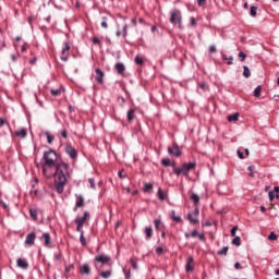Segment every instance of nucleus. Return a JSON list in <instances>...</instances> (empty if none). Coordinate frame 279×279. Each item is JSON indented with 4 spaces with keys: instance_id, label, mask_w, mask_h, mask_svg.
I'll list each match as a JSON object with an SVG mask.
<instances>
[{
    "instance_id": "f257e3e1",
    "label": "nucleus",
    "mask_w": 279,
    "mask_h": 279,
    "mask_svg": "<svg viewBox=\"0 0 279 279\" xmlns=\"http://www.w3.org/2000/svg\"><path fill=\"white\" fill-rule=\"evenodd\" d=\"M43 160V174L45 178H54V189L57 193H64V186H66V178L71 175L69 172V163L58 162V154L53 149L44 151Z\"/></svg>"
},
{
    "instance_id": "f03ea898",
    "label": "nucleus",
    "mask_w": 279,
    "mask_h": 279,
    "mask_svg": "<svg viewBox=\"0 0 279 279\" xmlns=\"http://www.w3.org/2000/svg\"><path fill=\"white\" fill-rule=\"evenodd\" d=\"M94 265L96 269H101L105 265L112 266V258L108 255L98 254L94 258Z\"/></svg>"
},
{
    "instance_id": "7ed1b4c3",
    "label": "nucleus",
    "mask_w": 279,
    "mask_h": 279,
    "mask_svg": "<svg viewBox=\"0 0 279 279\" xmlns=\"http://www.w3.org/2000/svg\"><path fill=\"white\" fill-rule=\"evenodd\" d=\"M90 219V214L88 211H84L83 216H77L74 219V223H76V232H82V228H84V223Z\"/></svg>"
},
{
    "instance_id": "20e7f679",
    "label": "nucleus",
    "mask_w": 279,
    "mask_h": 279,
    "mask_svg": "<svg viewBox=\"0 0 279 279\" xmlns=\"http://www.w3.org/2000/svg\"><path fill=\"white\" fill-rule=\"evenodd\" d=\"M170 23L172 25H178L179 28H182V13L180 10L174 9L170 12Z\"/></svg>"
},
{
    "instance_id": "39448f33",
    "label": "nucleus",
    "mask_w": 279,
    "mask_h": 279,
    "mask_svg": "<svg viewBox=\"0 0 279 279\" xmlns=\"http://www.w3.org/2000/svg\"><path fill=\"white\" fill-rule=\"evenodd\" d=\"M199 207H195L194 211L191 214H187V219L190 221V223H192V226H197V223H199Z\"/></svg>"
},
{
    "instance_id": "423d86ee",
    "label": "nucleus",
    "mask_w": 279,
    "mask_h": 279,
    "mask_svg": "<svg viewBox=\"0 0 279 279\" xmlns=\"http://www.w3.org/2000/svg\"><path fill=\"white\" fill-rule=\"evenodd\" d=\"M185 239H195L197 236L199 241H206L204 233H198L197 230H193L190 233H184Z\"/></svg>"
},
{
    "instance_id": "0eeeda50",
    "label": "nucleus",
    "mask_w": 279,
    "mask_h": 279,
    "mask_svg": "<svg viewBox=\"0 0 279 279\" xmlns=\"http://www.w3.org/2000/svg\"><path fill=\"white\" fill-rule=\"evenodd\" d=\"M168 154L170 156H175L177 158L182 156V150H180V147L178 144H173L172 147H168Z\"/></svg>"
},
{
    "instance_id": "6e6552de",
    "label": "nucleus",
    "mask_w": 279,
    "mask_h": 279,
    "mask_svg": "<svg viewBox=\"0 0 279 279\" xmlns=\"http://www.w3.org/2000/svg\"><path fill=\"white\" fill-rule=\"evenodd\" d=\"M65 154H68V156H70L72 160H75V158H77V150L73 148L71 144L65 145Z\"/></svg>"
},
{
    "instance_id": "1a4fd4ad",
    "label": "nucleus",
    "mask_w": 279,
    "mask_h": 279,
    "mask_svg": "<svg viewBox=\"0 0 279 279\" xmlns=\"http://www.w3.org/2000/svg\"><path fill=\"white\" fill-rule=\"evenodd\" d=\"M69 51H71V45H69V43H64V47L61 51V60H63V62L69 60Z\"/></svg>"
},
{
    "instance_id": "9d476101",
    "label": "nucleus",
    "mask_w": 279,
    "mask_h": 279,
    "mask_svg": "<svg viewBox=\"0 0 279 279\" xmlns=\"http://www.w3.org/2000/svg\"><path fill=\"white\" fill-rule=\"evenodd\" d=\"M196 165L197 163H195V162H187V163L184 162L182 165V167H183V175H189V171H193V169H195Z\"/></svg>"
},
{
    "instance_id": "9b49d317",
    "label": "nucleus",
    "mask_w": 279,
    "mask_h": 279,
    "mask_svg": "<svg viewBox=\"0 0 279 279\" xmlns=\"http://www.w3.org/2000/svg\"><path fill=\"white\" fill-rule=\"evenodd\" d=\"M194 259H193V256H189L187 258H186V264H185V271L189 274V272H191V271H194V269H195V266H194Z\"/></svg>"
},
{
    "instance_id": "f8f14e48",
    "label": "nucleus",
    "mask_w": 279,
    "mask_h": 279,
    "mask_svg": "<svg viewBox=\"0 0 279 279\" xmlns=\"http://www.w3.org/2000/svg\"><path fill=\"white\" fill-rule=\"evenodd\" d=\"M35 241H36V233L31 232L26 235L25 245H27L28 247H32V245H34Z\"/></svg>"
},
{
    "instance_id": "ddd939ff",
    "label": "nucleus",
    "mask_w": 279,
    "mask_h": 279,
    "mask_svg": "<svg viewBox=\"0 0 279 279\" xmlns=\"http://www.w3.org/2000/svg\"><path fill=\"white\" fill-rule=\"evenodd\" d=\"M98 270V276H100V278L104 279H108L110 278V276H112V266H109V269H107L106 271H101V268L97 269Z\"/></svg>"
},
{
    "instance_id": "4468645a",
    "label": "nucleus",
    "mask_w": 279,
    "mask_h": 279,
    "mask_svg": "<svg viewBox=\"0 0 279 279\" xmlns=\"http://www.w3.org/2000/svg\"><path fill=\"white\" fill-rule=\"evenodd\" d=\"M16 265L20 269H27L29 267L27 259L21 257L16 259Z\"/></svg>"
},
{
    "instance_id": "2eb2a0df",
    "label": "nucleus",
    "mask_w": 279,
    "mask_h": 279,
    "mask_svg": "<svg viewBox=\"0 0 279 279\" xmlns=\"http://www.w3.org/2000/svg\"><path fill=\"white\" fill-rule=\"evenodd\" d=\"M85 204H84V196L83 195H76V204L74 207V211L77 210V208H84Z\"/></svg>"
},
{
    "instance_id": "dca6fc26",
    "label": "nucleus",
    "mask_w": 279,
    "mask_h": 279,
    "mask_svg": "<svg viewBox=\"0 0 279 279\" xmlns=\"http://www.w3.org/2000/svg\"><path fill=\"white\" fill-rule=\"evenodd\" d=\"M114 69L118 75H125V65L121 62L116 63Z\"/></svg>"
},
{
    "instance_id": "f3484780",
    "label": "nucleus",
    "mask_w": 279,
    "mask_h": 279,
    "mask_svg": "<svg viewBox=\"0 0 279 279\" xmlns=\"http://www.w3.org/2000/svg\"><path fill=\"white\" fill-rule=\"evenodd\" d=\"M41 239L44 240L45 247H51V235L49 233H44Z\"/></svg>"
},
{
    "instance_id": "a211bd4d",
    "label": "nucleus",
    "mask_w": 279,
    "mask_h": 279,
    "mask_svg": "<svg viewBox=\"0 0 279 279\" xmlns=\"http://www.w3.org/2000/svg\"><path fill=\"white\" fill-rule=\"evenodd\" d=\"M96 73V82H98V84H104V71H101V69L97 68L95 70Z\"/></svg>"
},
{
    "instance_id": "6ab92c4d",
    "label": "nucleus",
    "mask_w": 279,
    "mask_h": 279,
    "mask_svg": "<svg viewBox=\"0 0 279 279\" xmlns=\"http://www.w3.org/2000/svg\"><path fill=\"white\" fill-rule=\"evenodd\" d=\"M116 36L119 38L121 36H123V38H126L128 37V24H124L123 27H122V31L121 29H118L116 32Z\"/></svg>"
},
{
    "instance_id": "aec40b11",
    "label": "nucleus",
    "mask_w": 279,
    "mask_h": 279,
    "mask_svg": "<svg viewBox=\"0 0 279 279\" xmlns=\"http://www.w3.org/2000/svg\"><path fill=\"white\" fill-rule=\"evenodd\" d=\"M80 274H82V276H88L90 274V266L88 264L81 266Z\"/></svg>"
},
{
    "instance_id": "412c9836",
    "label": "nucleus",
    "mask_w": 279,
    "mask_h": 279,
    "mask_svg": "<svg viewBox=\"0 0 279 279\" xmlns=\"http://www.w3.org/2000/svg\"><path fill=\"white\" fill-rule=\"evenodd\" d=\"M135 118H136V110L130 109L126 113V120L129 121V123H132V121H134Z\"/></svg>"
},
{
    "instance_id": "4be33fe9",
    "label": "nucleus",
    "mask_w": 279,
    "mask_h": 279,
    "mask_svg": "<svg viewBox=\"0 0 279 279\" xmlns=\"http://www.w3.org/2000/svg\"><path fill=\"white\" fill-rule=\"evenodd\" d=\"M190 199H192V202L194 203L195 208H199V196L197 194L192 193L190 195Z\"/></svg>"
},
{
    "instance_id": "5701e85b",
    "label": "nucleus",
    "mask_w": 279,
    "mask_h": 279,
    "mask_svg": "<svg viewBox=\"0 0 279 279\" xmlns=\"http://www.w3.org/2000/svg\"><path fill=\"white\" fill-rule=\"evenodd\" d=\"M146 240L149 241V239H151V236H154V230L151 229V227H146L144 230Z\"/></svg>"
},
{
    "instance_id": "b1692460",
    "label": "nucleus",
    "mask_w": 279,
    "mask_h": 279,
    "mask_svg": "<svg viewBox=\"0 0 279 279\" xmlns=\"http://www.w3.org/2000/svg\"><path fill=\"white\" fill-rule=\"evenodd\" d=\"M279 193V187L278 186H275L274 187V191H270L268 193V197H269V201L270 202H274V199H276V194Z\"/></svg>"
},
{
    "instance_id": "393cba45",
    "label": "nucleus",
    "mask_w": 279,
    "mask_h": 279,
    "mask_svg": "<svg viewBox=\"0 0 279 279\" xmlns=\"http://www.w3.org/2000/svg\"><path fill=\"white\" fill-rule=\"evenodd\" d=\"M14 136H20V138H25L27 136V129H21L14 132Z\"/></svg>"
},
{
    "instance_id": "a878e982",
    "label": "nucleus",
    "mask_w": 279,
    "mask_h": 279,
    "mask_svg": "<svg viewBox=\"0 0 279 279\" xmlns=\"http://www.w3.org/2000/svg\"><path fill=\"white\" fill-rule=\"evenodd\" d=\"M154 226L156 230H165V225L160 219H155L154 220Z\"/></svg>"
},
{
    "instance_id": "bb28decb",
    "label": "nucleus",
    "mask_w": 279,
    "mask_h": 279,
    "mask_svg": "<svg viewBox=\"0 0 279 279\" xmlns=\"http://www.w3.org/2000/svg\"><path fill=\"white\" fill-rule=\"evenodd\" d=\"M222 60H223L225 62L227 61V64H228V65L234 64V58H233V57H229V58H228V56L222 54Z\"/></svg>"
},
{
    "instance_id": "cd10ccee",
    "label": "nucleus",
    "mask_w": 279,
    "mask_h": 279,
    "mask_svg": "<svg viewBox=\"0 0 279 279\" xmlns=\"http://www.w3.org/2000/svg\"><path fill=\"white\" fill-rule=\"evenodd\" d=\"M29 215H31L33 221H38V210L29 209Z\"/></svg>"
},
{
    "instance_id": "c85d7f7f",
    "label": "nucleus",
    "mask_w": 279,
    "mask_h": 279,
    "mask_svg": "<svg viewBox=\"0 0 279 279\" xmlns=\"http://www.w3.org/2000/svg\"><path fill=\"white\" fill-rule=\"evenodd\" d=\"M170 219H172V221H177L178 223H180V221H182V217L175 216V210L171 211Z\"/></svg>"
},
{
    "instance_id": "c756f323",
    "label": "nucleus",
    "mask_w": 279,
    "mask_h": 279,
    "mask_svg": "<svg viewBox=\"0 0 279 279\" xmlns=\"http://www.w3.org/2000/svg\"><path fill=\"white\" fill-rule=\"evenodd\" d=\"M153 190H154V184L145 183V185H144V193H151Z\"/></svg>"
},
{
    "instance_id": "7c9ffc66",
    "label": "nucleus",
    "mask_w": 279,
    "mask_h": 279,
    "mask_svg": "<svg viewBox=\"0 0 279 279\" xmlns=\"http://www.w3.org/2000/svg\"><path fill=\"white\" fill-rule=\"evenodd\" d=\"M227 119H228L229 123H232L234 121H239V113H233L231 116H228Z\"/></svg>"
},
{
    "instance_id": "2f4dec72",
    "label": "nucleus",
    "mask_w": 279,
    "mask_h": 279,
    "mask_svg": "<svg viewBox=\"0 0 279 279\" xmlns=\"http://www.w3.org/2000/svg\"><path fill=\"white\" fill-rule=\"evenodd\" d=\"M173 173L175 174V175H180V174H184V168H183V166L181 167V168H178V167H175V166H173Z\"/></svg>"
},
{
    "instance_id": "473e14b6",
    "label": "nucleus",
    "mask_w": 279,
    "mask_h": 279,
    "mask_svg": "<svg viewBox=\"0 0 279 279\" xmlns=\"http://www.w3.org/2000/svg\"><path fill=\"white\" fill-rule=\"evenodd\" d=\"M78 232H80L81 245H83L84 247H86V238H84V230L78 231Z\"/></svg>"
},
{
    "instance_id": "72a5a7b5",
    "label": "nucleus",
    "mask_w": 279,
    "mask_h": 279,
    "mask_svg": "<svg viewBox=\"0 0 279 279\" xmlns=\"http://www.w3.org/2000/svg\"><path fill=\"white\" fill-rule=\"evenodd\" d=\"M45 135L47 136V143L49 145H51V143H53L56 137L51 133H49V132H46Z\"/></svg>"
},
{
    "instance_id": "f704fd0d",
    "label": "nucleus",
    "mask_w": 279,
    "mask_h": 279,
    "mask_svg": "<svg viewBox=\"0 0 279 279\" xmlns=\"http://www.w3.org/2000/svg\"><path fill=\"white\" fill-rule=\"evenodd\" d=\"M157 197L160 202H165V192H162V189H158Z\"/></svg>"
},
{
    "instance_id": "c9c22d12",
    "label": "nucleus",
    "mask_w": 279,
    "mask_h": 279,
    "mask_svg": "<svg viewBox=\"0 0 279 279\" xmlns=\"http://www.w3.org/2000/svg\"><path fill=\"white\" fill-rule=\"evenodd\" d=\"M228 246L222 247L220 251H218V256H227L228 255Z\"/></svg>"
},
{
    "instance_id": "e433bc0d",
    "label": "nucleus",
    "mask_w": 279,
    "mask_h": 279,
    "mask_svg": "<svg viewBox=\"0 0 279 279\" xmlns=\"http://www.w3.org/2000/svg\"><path fill=\"white\" fill-rule=\"evenodd\" d=\"M243 69H244L243 75H244L245 77H251L252 72L250 71V68H247V65H244Z\"/></svg>"
},
{
    "instance_id": "4c0bfd02",
    "label": "nucleus",
    "mask_w": 279,
    "mask_h": 279,
    "mask_svg": "<svg viewBox=\"0 0 279 279\" xmlns=\"http://www.w3.org/2000/svg\"><path fill=\"white\" fill-rule=\"evenodd\" d=\"M260 90H263V86L258 85V86L254 89V97H260Z\"/></svg>"
},
{
    "instance_id": "58836bf2",
    "label": "nucleus",
    "mask_w": 279,
    "mask_h": 279,
    "mask_svg": "<svg viewBox=\"0 0 279 279\" xmlns=\"http://www.w3.org/2000/svg\"><path fill=\"white\" fill-rule=\"evenodd\" d=\"M161 165H162L163 167H169V166H171V159H169V158H163V159H161Z\"/></svg>"
},
{
    "instance_id": "ea45409f",
    "label": "nucleus",
    "mask_w": 279,
    "mask_h": 279,
    "mask_svg": "<svg viewBox=\"0 0 279 279\" xmlns=\"http://www.w3.org/2000/svg\"><path fill=\"white\" fill-rule=\"evenodd\" d=\"M257 12H258V8L252 5L250 11L251 16H256Z\"/></svg>"
},
{
    "instance_id": "a19ab883",
    "label": "nucleus",
    "mask_w": 279,
    "mask_h": 279,
    "mask_svg": "<svg viewBox=\"0 0 279 279\" xmlns=\"http://www.w3.org/2000/svg\"><path fill=\"white\" fill-rule=\"evenodd\" d=\"M232 244L233 245H236V247H239L241 245V238L240 236H235L233 240H232Z\"/></svg>"
},
{
    "instance_id": "79ce46f5",
    "label": "nucleus",
    "mask_w": 279,
    "mask_h": 279,
    "mask_svg": "<svg viewBox=\"0 0 279 279\" xmlns=\"http://www.w3.org/2000/svg\"><path fill=\"white\" fill-rule=\"evenodd\" d=\"M101 27H104V29H108V17H102Z\"/></svg>"
},
{
    "instance_id": "37998d69",
    "label": "nucleus",
    "mask_w": 279,
    "mask_h": 279,
    "mask_svg": "<svg viewBox=\"0 0 279 279\" xmlns=\"http://www.w3.org/2000/svg\"><path fill=\"white\" fill-rule=\"evenodd\" d=\"M268 241H278V235L275 232H270Z\"/></svg>"
},
{
    "instance_id": "c03bdc74",
    "label": "nucleus",
    "mask_w": 279,
    "mask_h": 279,
    "mask_svg": "<svg viewBox=\"0 0 279 279\" xmlns=\"http://www.w3.org/2000/svg\"><path fill=\"white\" fill-rule=\"evenodd\" d=\"M50 93L53 97H58L59 95H62V90L60 89H51Z\"/></svg>"
},
{
    "instance_id": "a18cd8bd",
    "label": "nucleus",
    "mask_w": 279,
    "mask_h": 279,
    "mask_svg": "<svg viewBox=\"0 0 279 279\" xmlns=\"http://www.w3.org/2000/svg\"><path fill=\"white\" fill-rule=\"evenodd\" d=\"M92 43L94 45H98L99 47H101V40L99 39V37H93Z\"/></svg>"
},
{
    "instance_id": "49530a36",
    "label": "nucleus",
    "mask_w": 279,
    "mask_h": 279,
    "mask_svg": "<svg viewBox=\"0 0 279 279\" xmlns=\"http://www.w3.org/2000/svg\"><path fill=\"white\" fill-rule=\"evenodd\" d=\"M31 195L34 197H38V190H36V185H33V189L31 190Z\"/></svg>"
},
{
    "instance_id": "de8ad7c7",
    "label": "nucleus",
    "mask_w": 279,
    "mask_h": 279,
    "mask_svg": "<svg viewBox=\"0 0 279 279\" xmlns=\"http://www.w3.org/2000/svg\"><path fill=\"white\" fill-rule=\"evenodd\" d=\"M239 58H241L242 62H245V59L247 58V54H245V52L241 51L239 52Z\"/></svg>"
},
{
    "instance_id": "09e8293b",
    "label": "nucleus",
    "mask_w": 279,
    "mask_h": 279,
    "mask_svg": "<svg viewBox=\"0 0 279 279\" xmlns=\"http://www.w3.org/2000/svg\"><path fill=\"white\" fill-rule=\"evenodd\" d=\"M209 53H217V47L215 45L209 46L208 48Z\"/></svg>"
},
{
    "instance_id": "8fccbe9b",
    "label": "nucleus",
    "mask_w": 279,
    "mask_h": 279,
    "mask_svg": "<svg viewBox=\"0 0 279 279\" xmlns=\"http://www.w3.org/2000/svg\"><path fill=\"white\" fill-rule=\"evenodd\" d=\"M199 88H202V90H208V84L199 83Z\"/></svg>"
},
{
    "instance_id": "3c124183",
    "label": "nucleus",
    "mask_w": 279,
    "mask_h": 279,
    "mask_svg": "<svg viewBox=\"0 0 279 279\" xmlns=\"http://www.w3.org/2000/svg\"><path fill=\"white\" fill-rule=\"evenodd\" d=\"M60 134L63 138H68L69 136V132H66V130H61Z\"/></svg>"
},
{
    "instance_id": "603ef678",
    "label": "nucleus",
    "mask_w": 279,
    "mask_h": 279,
    "mask_svg": "<svg viewBox=\"0 0 279 279\" xmlns=\"http://www.w3.org/2000/svg\"><path fill=\"white\" fill-rule=\"evenodd\" d=\"M236 230H239L236 226L231 229V236H236Z\"/></svg>"
},
{
    "instance_id": "864d4df0",
    "label": "nucleus",
    "mask_w": 279,
    "mask_h": 279,
    "mask_svg": "<svg viewBox=\"0 0 279 279\" xmlns=\"http://www.w3.org/2000/svg\"><path fill=\"white\" fill-rule=\"evenodd\" d=\"M131 266L133 267V269H138V264H136V262L134 259L130 260Z\"/></svg>"
},
{
    "instance_id": "5fc2aeb1",
    "label": "nucleus",
    "mask_w": 279,
    "mask_h": 279,
    "mask_svg": "<svg viewBox=\"0 0 279 279\" xmlns=\"http://www.w3.org/2000/svg\"><path fill=\"white\" fill-rule=\"evenodd\" d=\"M250 177L254 178V166H248Z\"/></svg>"
},
{
    "instance_id": "6e6d98bb",
    "label": "nucleus",
    "mask_w": 279,
    "mask_h": 279,
    "mask_svg": "<svg viewBox=\"0 0 279 279\" xmlns=\"http://www.w3.org/2000/svg\"><path fill=\"white\" fill-rule=\"evenodd\" d=\"M143 58H141V57H135V63H137V64H143Z\"/></svg>"
},
{
    "instance_id": "4d7b16f0",
    "label": "nucleus",
    "mask_w": 279,
    "mask_h": 279,
    "mask_svg": "<svg viewBox=\"0 0 279 279\" xmlns=\"http://www.w3.org/2000/svg\"><path fill=\"white\" fill-rule=\"evenodd\" d=\"M196 3L199 8H202L206 3V0H196Z\"/></svg>"
},
{
    "instance_id": "13d9d810",
    "label": "nucleus",
    "mask_w": 279,
    "mask_h": 279,
    "mask_svg": "<svg viewBox=\"0 0 279 279\" xmlns=\"http://www.w3.org/2000/svg\"><path fill=\"white\" fill-rule=\"evenodd\" d=\"M88 182L90 184V189H95V179L90 178L88 179Z\"/></svg>"
},
{
    "instance_id": "bf43d9fd",
    "label": "nucleus",
    "mask_w": 279,
    "mask_h": 279,
    "mask_svg": "<svg viewBox=\"0 0 279 279\" xmlns=\"http://www.w3.org/2000/svg\"><path fill=\"white\" fill-rule=\"evenodd\" d=\"M123 271H124L125 279H130L131 278V271L125 270V269Z\"/></svg>"
},
{
    "instance_id": "052dcab7",
    "label": "nucleus",
    "mask_w": 279,
    "mask_h": 279,
    "mask_svg": "<svg viewBox=\"0 0 279 279\" xmlns=\"http://www.w3.org/2000/svg\"><path fill=\"white\" fill-rule=\"evenodd\" d=\"M5 123H8V120L0 118V128H3Z\"/></svg>"
},
{
    "instance_id": "680f3d73",
    "label": "nucleus",
    "mask_w": 279,
    "mask_h": 279,
    "mask_svg": "<svg viewBox=\"0 0 279 279\" xmlns=\"http://www.w3.org/2000/svg\"><path fill=\"white\" fill-rule=\"evenodd\" d=\"M118 175H119V178H121L122 180L125 178V173H124L123 170H120V171L118 172Z\"/></svg>"
},
{
    "instance_id": "e2e57ef3",
    "label": "nucleus",
    "mask_w": 279,
    "mask_h": 279,
    "mask_svg": "<svg viewBox=\"0 0 279 279\" xmlns=\"http://www.w3.org/2000/svg\"><path fill=\"white\" fill-rule=\"evenodd\" d=\"M163 250L162 246H159L156 248V254H158L160 256V254H162Z\"/></svg>"
},
{
    "instance_id": "0e129e2a",
    "label": "nucleus",
    "mask_w": 279,
    "mask_h": 279,
    "mask_svg": "<svg viewBox=\"0 0 279 279\" xmlns=\"http://www.w3.org/2000/svg\"><path fill=\"white\" fill-rule=\"evenodd\" d=\"M73 268H74L73 264H71L70 266H66L65 274H69V271H71V269H73Z\"/></svg>"
},
{
    "instance_id": "69168bd1",
    "label": "nucleus",
    "mask_w": 279,
    "mask_h": 279,
    "mask_svg": "<svg viewBox=\"0 0 279 279\" xmlns=\"http://www.w3.org/2000/svg\"><path fill=\"white\" fill-rule=\"evenodd\" d=\"M12 62H16L19 60V54H11Z\"/></svg>"
},
{
    "instance_id": "338daca9",
    "label": "nucleus",
    "mask_w": 279,
    "mask_h": 279,
    "mask_svg": "<svg viewBox=\"0 0 279 279\" xmlns=\"http://www.w3.org/2000/svg\"><path fill=\"white\" fill-rule=\"evenodd\" d=\"M195 24H196L195 17H191V19H190V25H191L192 27H195Z\"/></svg>"
},
{
    "instance_id": "774afa93",
    "label": "nucleus",
    "mask_w": 279,
    "mask_h": 279,
    "mask_svg": "<svg viewBox=\"0 0 279 279\" xmlns=\"http://www.w3.org/2000/svg\"><path fill=\"white\" fill-rule=\"evenodd\" d=\"M235 269H243V266H241V263L236 262L234 264Z\"/></svg>"
}]
</instances>
